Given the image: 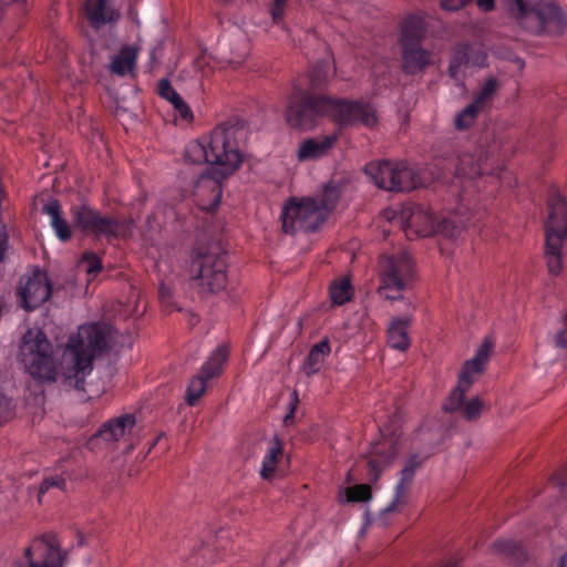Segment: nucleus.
<instances>
[{
	"instance_id": "37",
	"label": "nucleus",
	"mask_w": 567,
	"mask_h": 567,
	"mask_svg": "<svg viewBox=\"0 0 567 567\" xmlns=\"http://www.w3.org/2000/svg\"><path fill=\"white\" fill-rule=\"evenodd\" d=\"M346 497L349 503L368 502L372 497V491L367 484H357L346 488Z\"/></svg>"
},
{
	"instance_id": "35",
	"label": "nucleus",
	"mask_w": 567,
	"mask_h": 567,
	"mask_svg": "<svg viewBox=\"0 0 567 567\" xmlns=\"http://www.w3.org/2000/svg\"><path fill=\"white\" fill-rule=\"evenodd\" d=\"M481 110L482 107L478 106L475 102L468 104L455 116V127L462 131L472 126Z\"/></svg>"
},
{
	"instance_id": "16",
	"label": "nucleus",
	"mask_w": 567,
	"mask_h": 567,
	"mask_svg": "<svg viewBox=\"0 0 567 567\" xmlns=\"http://www.w3.org/2000/svg\"><path fill=\"white\" fill-rule=\"evenodd\" d=\"M235 169L229 167H209L194 184V196L197 205L206 212L215 210L223 195V181Z\"/></svg>"
},
{
	"instance_id": "43",
	"label": "nucleus",
	"mask_w": 567,
	"mask_h": 567,
	"mask_svg": "<svg viewBox=\"0 0 567 567\" xmlns=\"http://www.w3.org/2000/svg\"><path fill=\"white\" fill-rule=\"evenodd\" d=\"M175 113L185 122H192L194 118L193 111L188 106V104L182 99H179L175 105H173Z\"/></svg>"
},
{
	"instance_id": "13",
	"label": "nucleus",
	"mask_w": 567,
	"mask_h": 567,
	"mask_svg": "<svg viewBox=\"0 0 567 567\" xmlns=\"http://www.w3.org/2000/svg\"><path fill=\"white\" fill-rule=\"evenodd\" d=\"M401 416L394 413L382 427L380 433L383 436L382 442L372 445L370 457L368 458L370 480L375 482L383 470L392 463L398 454V439L400 436Z\"/></svg>"
},
{
	"instance_id": "50",
	"label": "nucleus",
	"mask_w": 567,
	"mask_h": 567,
	"mask_svg": "<svg viewBox=\"0 0 567 567\" xmlns=\"http://www.w3.org/2000/svg\"><path fill=\"white\" fill-rule=\"evenodd\" d=\"M295 408H296V405H293L291 411H290V413L285 416V423L286 424H289V422L293 419V410H295Z\"/></svg>"
},
{
	"instance_id": "27",
	"label": "nucleus",
	"mask_w": 567,
	"mask_h": 567,
	"mask_svg": "<svg viewBox=\"0 0 567 567\" xmlns=\"http://www.w3.org/2000/svg\"><path fill=\"white\" fill-rule=\"evenodd\" d=\"M295 544L290 540H279L268 551L262 560V567H281L295 554Z\"/></svg>"
},
{
	"instance_id": "46",
	"label": "nucleus",
	"mask_w": 567,
	"mask_h": 567,
	"mask_svg": "<svg viewBox=\"0 0 567 567\" xmlns=\"http://www.w3.org/2000/svg\"><path fill=\"white\" fill-rule=\"evenodd\" d=\"M12 4L19 12L24 11L25 0H0V19L2 20L8 11V6Z\"/></svg>"
},
{
	"instance_id": "33",
	"label": "nucleus",
	"mask_w": 567,
	"mask_h": 567,
	"mask_svg": "<svg viewBox=\"0 0 567 567\" xmlns=\"http://www.w3.org/2000/svg\"><path fill=\"white\" fill-rule=\"evenodd\" d=\"M466 392L467 391H465L464 393H466ZM449 403H450V398L443 405V409L446 412L461 411L463 416L468 421L476 420L485 406L483 401L478 396H474L470 401H465V394H463V401L458 408L447 409Z\"/></svg>"
},
{
	"instance_id": "3",
	"label": "nucleus",
	"mask_w": 567,
	"mask_h": 567,
	"mask_svg": "<svg viewBox=\"0 0 567 567\" xmlns=\"http://www.w3.org/2000/svg\"><path fill=\"white\" fill-rule=\"evenodd\" d=\"M244 128L238 121L218 124L208 136L192 141L185 148V159L194 164L207 163L212 167L237 169L243 161L239 138Z\"/></svg>"
},
{
	"instance_id": "4",
	"label": "nucleus",
	"mask_w": 567,
	"mask_h": 567,
	"mask_svg": "<svg viewBox=\"0 0 567 567\" xmlns=\"http://www.w3.org/2000/svg\"><path fill=\"white\" fill-rule=\"evenodd\" d=\"M340 197L337 186H324L316 197L290 198L284 206L280 219L286 234L312 233L326 223Z\"/></svg>"
},
{
	"instance_id": "18",
	"label": "nucleus",
	"mask_w": 567,
	"mask_h": 567,
	"mask_svg": "<svg viewBox=\"0 0 567 567\" xmlns=\"http://www.w3.org/2000/svg\"><path fill=\"white\" fill-rule=\"evenodd\" d=\"M399 219L409 239L429 237L435 233V217L432 213L416 204L402 206Z\"/></svg>"
},
{
	"instance_id": "28",
	"label": "nucleus",
	"mask_w": 567,
	"mask_h": 567,
	"mask_svg": "<svg viewBox=\"0 0 567 567\" xmlns=\"http://www.w3.org/2000/svg\"><path fill=\"white\" fill-rule=\"evenodd\" d=\"M331 349L328 339L313 344L307 355L303 370L307 375L318 373Z\"/></svg>"
},
{
	"instance_id": "36",
	"label": "nucleus",
	"mask_w": 567,
	"mask_h": 567,
	"mask_svg": "<svg viewBox=\"0 0 567 567\" xmlns=\"http://www.w3.org/2000/svg\"><path fill=\"white\" fill-rule=\"evenodd\" d=\"M70 476H65L62 474H54L45 476L40 485L38 498L39 502L42 501V496L50 491L51 488H58L60 491H66L68 478Z\"/></svg>"
},
{
	"instance_id": "49",
	"label": "nucleus",
	"mask_w": 567,
	"mask_h": 567,
	"mask_svg": "<svg viewBox=\"0 0 567 567\" xmlns=\"http://www.w3.org/2000/svg\"><path fill=\"white\" fill-rule=\"evenodd\" d=\"M441 567H460L458 563L456 560H449L444 563Z\"/></svg>"
},
{
	"instance_id": "5",
	"label": "nucleus",
	"mask_w": 567,
	"mask_h": 567,
	"mask_svg": "<svg viewBox=\"0 0 567 567\" xmlns=\"http://www.w3.org/2000/svg\"><path fill=\"white\" fill-rule=\"evenodd\" d=\"M486 172L482 150L474 153H463L457 156L453 185L458 187V207L453 215L435 218V233L447 238L457 237L467 227L470 218L463 216V209L468 210L471 204L468 188L476 187L475 179Z\"/></svg>"
},
{
	"instance_id": "9",
	"label": "nucleus",
	"mask_w": 567,
	"mask_h": 567,
	"mask_svg": "<svg viewBox=\"0 0 567 567\" xmlns=\"http://www.w3.org/2000/svg\"><path fill=\"white\" fill-rule=\"evenodd\" d=\"M190 274L209 292L220 291L227 284V254L217 245L193 249Z\"/></svg>"
},
{
	"instance_id": "25",
	"label": "nucleus",
	"mask_w": 567,
	"mask_h": 567,
	"mask_svg": "<svg viewBox=\"0 0 567 567\" xmlns=\"http://www.w3.org/2000/svg\"><path fill=\"white\" fill-rule=\"evenodd\" d=\"M42 213L50 217V225L55 236L61 241H68L72 237L70 224L62 216L61 205L58 199H51L42 208Z\"/></svg>"
},
{
	"instance_id": "47",
	"label": "nucleus",
	"mask_w": 567,
	"mask_h": 567,
	"mask_svg": "<svg viewBox=\"0 0 567 567\" xmlns=\"http://www.w3.org/2000/svg\"><path fill=\"white\" fill-rule=\"evenodd\" d=\"M470 2L472 0H441V8L446 11H456Z\"/></svg>"
},
{
	"instance_id": "12",
	"label": "nucleus",
	"mask_w": 567,
	"mask_h": 567,
	"mask_svg": "<svg viewBox=\"0 0 567 567\" xmlns=\"http://www.w3.org/2000/svg\"><path fill=\"white\" fill-rule=\"evenodd\" d=\"M364 172L379 188L385 190L410 192L427 183L421 173L412 169L403 161L371 162L365 165Z\"/></svg>"
},
{
	"instance_id": "8",
	"label": "nucleus",
	"mask_w": 567,
	"mask_h": 567,
	"mask_svg": "<svg viewBox=\"0 0 567 567\" xmlns=\"http://www.w3.org/2000/svg\"><path fill=\"white\" fill-rule=\"evenodd\" d=\"M70 215L74 228L96 239L105 238L112 243L131 234V223L104 215L85 203L73 205Z\"/></svg>"
},
{
	"instance_id": "39",
	"label": "nucleus",
	"mask_w": 567,
	"mask_h": 567,
	"mask_svg": "<svg viewBox=\"0 0 567 567\" xmlns=\"http://www.w3.org/2000/svg\"><path fill=\"white\" fill-rule=\"evenodd\" d=\"M157 93L158 95L169 102L172 105L182 99V96L177 93V91L172 86L171 82L167 79H161L157 84Z\"/></svg>"
},
{
	"instance_id": "40",
	"label": "nucleus",
	"mask_w": 567,
	"mask_h": 567,
	"mask_svg": "<svg viewBox=\"0 0 567 567\" xmlns=\"http://www.w3.org/2000/svg\"><path fill=\"white\" fill-rule=\"evenodd\" d=\"M288 0H272L269 6V12L274 23L279 24L284 20L285 10Z\"/></svg>"
},
{
	"instance_id": "11",
	"label": "nucleus",
	"mask_w": 567,
	"mask_h": 567,
	"mask_svg": "<svg viewBox=\"0 0 567 567\" xmlns=\"http://www.w3.org/2000/svg\"><path fill=\"white\" fill-rule=\"evenodd\" d=\"M414 261L406 250L394 255H383L380 259V296L388 300H399L414 280Z\"/></svg>"
},
{
	"instance_id": "1",
	"label": "nucleus",
	"mask_w": 567,
	"mask_h": 567,
	"mask_svg": "<svg viewBox=\"0 0 567 567\" xmlns=\"http://www.w3.org/2000/svg\"><path fill=\"white\" fill-rule=\"evenodd\" d=\"M111 336L106 326L93 322L79 327L71 334L58 363L53 347L39 332L34 338H24L21 361L28 373L41 382L58 380L70 389L84 391L85 379L93 371V362L110 349Z\"/></svg>"
},
{
	"instance_id": "30",
	"label": "nucleus",
	"mask_w": 567,
	"mask_h": 567,
	"mask_svg": "<svg viewBox=\"0 0 567 567\" xmlns=\"http://www.w3.org/2000/svg\"><path fill=\"white\" fill-rule=\"evenodd\" d=\"M284 447L281 441L276 436L270 443L261 462L260 476L264 480L272 477L279 460L282 457Z\"/></svg>"
},
{
	"instance_id": "19",
	"label": "nucleus",
	"mask_w": 567,
	"mask_h": 567,
	"mask_svg": "<svg viewBox=\"0 0 567 567\" xmlns=\"http://www.w3.org/2000/svg\"><path fill=\"white\" fill-rule=\"evenodd\" d=\"M487 59L486 52L477 45L468 43L456 44L451 53L449 76L455 84H462L465 76L464 68L466 66H483Z\"/></svg>"
},
{
	"instance_id": "42",
	"label": "nucleus",
	"mask_w": 567,
	"mask_h": 567,
	"mask_svg": "<svg viewBox=\"0 0 567 567\" xmlns=\"http://www.w3.org/2000/svg\"><path fill=\"white\" fill-rule=\"evenodd\" d=\"M13 408L12 400L0 393V425L11 419Z\"/></svg>"
},
{
	"instance_id": "2",
	"label": "nucleus",
	"mask_w": 567,
	"mask_h": 567,
	"mask_svg": "<svg viewBox=\"0 0 567 567\" xmlns=\"http://www.w3.org/2000/svg\"><path fill=\"white\" fill-rule=\"evenodd\" d=\"M332 76L330 63L322 60L313 64L309 72V89L293 86L286 109V120L291 127L312 128L322 116L332 118L340 126L362 124L372 127L377 124L375 110L363 101H349L321 94Z\"/></svg>"
},
{
	"instance_id": "7",
	"label": "nucleus",
	"mask_w": 567,
	"mask_h": 567,
	"mask_svg": "<svg viewBox=\"0 0 567 567\" xmlns=\"http://www.w3.org/2000/svg\"><path fill=\"white\" fill-rule=\"evenodd\" d=\"M544 227L547 268L550 275L557 276L563 269L561 248L567 238V202L558 193L548 198V218Z\"/></svg>"
},
{
	"instance_id": "23",
	"label": "nucleus",
	"mask_w": 567,
	"mask_h": 567,
	"mask_svg": "<svg viewBox=\"0 0 567 567\" xmlns=\"http://www.w3.org/2000/svg\"><path fill=\"white\" fill-rule=\"evenodd\" d=\"M412 323L411 316L393 317L386 329L388 344L390 348L405 351L410 347L409 328Z\"/></svg>"
},
{
	"instance_id": "17",
	"label": "nucleus",
	"mask_w": 567,
	"mask_h": 567,
	"mask_svg": "<svg viewBox=\"0 0 567 567\" xmlns=\"http://www.w3.org/2000/svg\"><path fill=\"white\" fill-rule=\"evenodd\" d=\"M493 347L494 343L492 339L488 337L485 338L475 357L464 363L458 377L457 385L450 394L447 409H455L462 404L464 392L470 390L475 381V377L483 371L484 365L492 353Z\"/></svg>"
},
{
	"instance_id": "53",
	"label": "nucleus",
	"mask_w": 567,
	"mask_h": 567,
	"mask_svg": "<svg viewBox=\"0 0 567 567\" xmlns=\"http://www.w3.org/2000/svg\"><path fill=\"white\" fill-rule=\"evenodd\" d=\"M293 395H295V400H296V403H297L298 402L297 392H293Z\"/></svg>"
},
{
	"instance_id": "29",
	"label": "nucleus",
	"mask_w": 567,
	"mask_h": 567,
	"mask_svg": "<svg viewBox=\"0 0 567 567\" xmlns=\"http://www.w3.org/2000/svg\"><path fill=\"white\" fill-rule=\"evenodd\" d=\"M229 352L226 346H218L203 364L200 373L206 378L214 379L221 374L224 367L228 360Z\"/></svg>"
},
{
	"instance_id": "6",
	"label": "nucleus",
	"mask_w": 567,
	"mask_h": 567,
	"mask_svg": "<svg viewBox=\"0 0 567 567\" xmlns=\"http://www.w3.org/2000/svg\"><path fill=\"white\" fill-rule=\"evenodd\" d=\"M519 25L530 33H553L564 25L560 8L550 0H506Z\"/></svg>"
},
{
	"instance_id": "21",
	"label": "nucleus",
	"mask_w": 567,
	"mask_h": 567,
	"mask_svg": "<svg viewBox=\"0 0 567 567\" xmlns=\"http://www.w3.org/2000/svg\"><path fill=\"white\" fill-rule=\"evenodd\" d=\"M84 10L89 25L95 31L115 24L120 19V13L111 6L110 0H86Z\"/></svg>"
},
{
	"instance_id": "14",
	"label": "nucleus",
	"mask_w": 567,
	"mask_h": 567,
	"mask_svg": "<svg viewBox=\"0 0 567 567\" xmlns=\"http://www.w3.org/2000/svg\"><path fill=\"white\" fill-rule=\"evenodd\" d=\"M52 293L53 286L47 272L38 267L20 277L16 290L19 307L28 312L41 307Z\"/></svg>"
},
{
	"instance_id": "34",
	"label": "nucleus",
	"mask_w": 567,
	"mask_h": 567,
	"mask_svg": "<svg viewBox=\"0 0 567 567\" xmlns=\"http://www.w3.org/2000/svg\"><path fill=\"white\" fill-rule=\"evenodd\" d=\"M208 381L209 379L206 378L203 373L197 374L190 380L186 391V401L189 405H195L202 398V395L205 393Z\"/></svg>"
},
{
	"instance_id": "45",
	"label": "nucleus",
	"mask_w": 567,
	"mask_h": 567,
	"mask_svg": "<svg viewBox=\"0 0 567 567\" xmlns=\"http://www.w3.org/2000/svg\"><path fill=\"white\" fill-rule=\"evenodd\" d=\"M550 483L555 486H558L561 492H565L567 488V465L553 474L550 477Z\"/></svg>"
},
{
	"instance_id": "41",
	"label": "nucleus",
	"mask_w": 567,
	"mask_h": 567,
	"mask_svg": "<svg viewBox=\"0 0 567 567\" xmlns=\"http://www.w3.org/2000/svg\"><path fill=\"white\" fill-rule=\"evenodd\" d=\"M82 260L87 264V274L89 275L97 274L102 270L101 258L95 252H92V251L84 252Z\"/></svg>"
},
{
	"instance_id": "32",
	"label": "nucleus",
	"mask_w": 567,
	"mask_h": 567,
	"mask_svg": "<svg viewBox=\"0 0 567 567\" xmlns=\"http://www.w3.org/2000/svg\"><path fill=\"white\" fill-rule=\"evenodd\" d=\"M330 299L333 305L342 306L349 302L353 297V287L349 278H341L331 284L330 289Z\"/></svg>"
},
{
	"instance_id": "10",
	"label": "nucleus",
	"mask_w": 567,
	"mask_h": 567,
	"mask_svg": "<svg viewBox=\"0 0 567 567\" xmlns=\"http://www.w3.org/2000/svg\"><path fill=\"white\" fill-rule=\"evenodd\" d=\"M426 33V22L420 14H410L402 21L400 43L403 71L416 74L431 64V51L422 47Z\"/></svg>"
},
{
	"instance_id": "48",
	"label": "nucleus",
	"mask_w": 567,
	"mask_h": 567,
	"mask_svg": "<svg viewBox=\"0 0 567 567\" xmlns=\"http://www.w3.org/2000/svg\"><path fill=\"white\" fill-rule=\"evenodd\" d=\"M556 346L559 348H567V312L564 319V329L556 336Z\"/></svg>"
},
{
	"instance_id": "22",
	"label": "nucleus",
	"mask_w": 567,
	"mask_h": 567,
	"mask_svg": "<svg viewBox=\"0 0 567 567\" xmlns=\"http://www.w3.org/2000/svg\"><path fill=\"white\" fill-rule=\"evenodd\" d=\"M136 424L134 414H123L103 423L95 436L92 439H101L105 442H117L126 434L131 433Z\"/></svg>"
},
{
	"instance_id": "20",
	"label": "nucleus",
	"mask_w": 567,
	"mask_h": 567,
	"mask_svg": "<svg viewBox=\"0 0 567 567\" xmlns=\"http://www.w3.org/2000/svg\"><path fill=\"white\" fill-rule=\"evenodd\" d=\"M429 457V454H412L405 462L404 467L401 471V476L394 488V497L390 504H388L381 515L393 513L399 506L405 504L410 485L413 482L415 471L422 465V463Z\"/></svg>"
},
{
	"instance_id": "51",
	"label": "nucleus",
	"mask_w": 567,
	"mask_h": 567,
	"mask_svg": "<svg viewBox=\"0 0 567 567\" xmlns=\"http://www.w3.org/2000/svg\"><path fill=\"white\" fill-rule=\"evenodd\" d=\"M159 295L162 298H164L166 295H169L168 289L163 284L159 287Z\"/></svg>"
},
{
	"instance_id": "38",
	"label": "nucleus",
	"mask_w": 567,
	"mask_h": 567,
	"mask_svg": "<svg viewBox=\"0 0 567 567\" xmlns=\"http://www.w3.org/2000/svg\"><path fill=\"white\" fill-rule=\"evenodd\" d=\"M498 82L494 78L487 79L474 101L482 109L491 101L494 93L497 91Z\"/></svg>"
},
{
	"instance_id": "44",
	"label": "nucleus",
	"mask_w": 567,
	"mask_h": 567,
	"mask_svg": "<svg viewBox=\"0 0 567 567\" xmlns=\"http://www.w3.org/2000/svg\"><path fill=\"white\" fill-rule=\"evenodd\" d=\"M9 249V235L4 224H0V265L4 261Z\"/></svg>"
},
{
	"instance_id": "24",
	"label": "nucleus",
	"mask_w": 567,
	"mask_h": 567,
	"mask_svg": "<svg viewBox=\"0 0 567 567\" xmlns=\"http://www.w3.org/2000/svg\"><path fill=\"white\" fill-rule=\"evenodd\" d=\"M138 58V49L134 45H124L112 58L109 70L118 76H125L134 72Z\"/></svg>"
},
{
	"instance_id": "26",
	"label": "nucleus",
	"mask_w": 567,
	"mask_h": 567,
	"mask_svg": "<svg viewBox=\"0 0 567 567\" xmlns=\"http://www.w3.org/2000/svg\"><path fill=\"white\" fill-rule=\"evenodd\" d=\"M337 141V135H328L322 138H309L305 141L298 151L300 161L313 159L323 156Z\"/></svg>"
},
{
	"instance_id": "15",
	"label": "nucleus",
	"mask_w": 567,
	"mask_h": 567,
	"mask_svg": "<svg viewBox=\"0 0 567 567\" xmlns=\"http://www.w3.org/2000/svg\"><path fill=\"white\" fill-rule=\"evenodd\" d=\"M24 557L27 565L17 560L11 567H63L65 554L56 535L47 533L32 540L24 550Z\"/></svg>"
},
{
	"instance_id": "31",
	"label": "nucleus",
	"mask_w": 567,
	"mask_h": 567,
	"mask_svg": "<svg viewBox=\"0 0 567 567\" xmlns=\"http://www.w3.org/2000/svg\"><path fill=\"white\" fill-rule=\"evenodd\" d=\"M495 550L503 555L508 561L522 565L527 559L524 546L512 539H499L494 543Z\"/></svg>"
},
{
	"instance_id": "52",
	"label": "nucleus",
	"mask_w": 567,
	"mask_h": 567,
	"mask_svg": "<svg viewBox=\"0 0 567 567\" xmlns=\"http://www.w3.org/2000/svg\"><path fill=\"white\" fill-rule=\"evenodd\" d=\"M559 567H567V553L561 556Z\"/></svg>"
}]
</instances>
